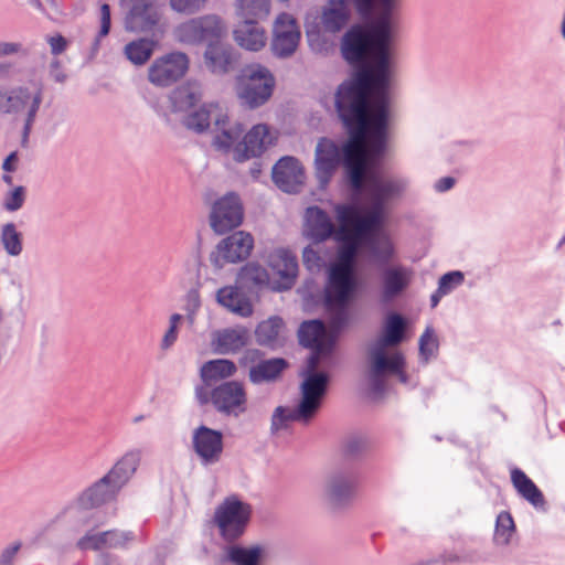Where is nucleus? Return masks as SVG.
<instances>
[{
    "label": "nucleus",
    "mask_w": 565,
    "mask_h": 565,
    "mask_svg": "<svg viewBox=\"0 0 565 565\" xmlns=\"http://www.w3.org/2000/svg\"><path fill=\"white\" fill-rule=\"evenodd\" d=\"M287 367V362L281 358H274L258 362L248 371V379L253 384H262L277 380Z\"/></svg>",
    "instance_id": "f704fd0d"
},
{
    "label": "nucleus",
    "mask_w": 565,
    "mask_h": 565,
    "mask_svg": "<svg viewBox=\"0 0 565 565\" xmlns=\"http://www.w3.org/2000/svg\"><path fill=\"white\" fill-rule=\"evenodd\" d=\"M254 247V238L249 233L238 231L223 238L211 252L209 260L216 269L225 264H235L246 259Z\"/></svg>",
    "instance_id": "4468645a"
},
{
    "label": "nucleus",
    "mask_w": 565,
    "mask_h": 565,
    "mask_svg": "<svg viewBox=\"0 0 565 565\" xmlns=\"http://www.w3.org/2000/svg\"><path fill=\"white\" fill-rule=\"evenodd\" d=\"M154 42L152 40L139 39L129 42L125 46L126 57L135 65H143L152 55Z\"/></svg>",
    "instance_id": "37998d69"
},
{
    "label": "nucleus",
    "mask_w": 565,
    "mask_h": 565,
    "mask_svg": "<svg viewBox=\"0 0 565 565\" xmlns=\"http://www.w3.org/2000/svg\"><path fill=\"white\" fill-rule=\"evenodd\" d=\"M356 478L349 471H333L327 476L323 484V498L332 507L347 504L353 497Z\"/></svg>",
    "instance_id": "412c9836"
},
{
    "label": "nucleus",
    "mask_w": 565,
    "mask_h": 565,
    "mask_svg": "<svg viewBox=\"0 0 565 565\" xmlns=\"http://www.w3.org/2000/svg\"><path fill=\"white\" fill-rule=\"evenodd\" d=\"M264 553L265 547L259 544L249 547L233 545L226 548V557L234 565H258Z\"/></svg>",
    "instance_id": "ea45409f"
},
{
    "label": "nucleus",
    "mask_w": 565,
    "mask_h": 565,
    "mask_svg": "<svg viewBox=\"0 0 565 565\" xmlns=\"http://www.w3.org/2000/svg\"><path fill=\"white\" fill-rule=\"evenodd\" d=\"M282 319L279 317H270L262 321L255 331L256 340L262 345H274L282 328Z\"/></svg>",
    "instance_id": "c03bdc74"
},
{
    "label": "nucleus",
    "mask_w": 565,
    "mask_h": 565,
    "mask_svg": "<svg viewBox=\"0 0 565 565\" xmlns=\"http://www.w3.org/2000/svg\"><path fill=\"white\" fill-rule=\"evenodd\" d=\"M189 64V57L183 52L164 54L150 64L148 79L154 86L168 87L185 75Z\"/></svg>",
    "instance_id": "2eb2a0df"
},
{
    "label": "nucleus",
    "mask_w": 565,
    "mask_h": 565,
    "mask_svg": "<svg viewBox=\"0 0 565 565\" xmlns=\"http://www.w3.org/2000/svg\"><path fill=\"white\" fill-rule=\"evenodd\" d=\"M235 13L241 19L264 20L270 12V0H235Z\"/></svg>",
    "instance_id": "58836bf2"
},
{
    "label": "nucleus",
    "mask_w": 565,
    "mask_h": 565,
    "mask_svg": "<svg viewBox=\"0 0 565 565\" xmlns=\"http://www.w3.org/2000/svg\"><path fill=\"white\" fill-rule=\"evenodd\" d=\"M364 178H366V195L370 204L384 212L390 202L403 196L408 185L406 178L397 175L370 172Z\"/></svg>",
    "instance_id": "f8f14e48"
},
{
    "label": "nucleus",
    "mask_w": 565,
    "mask_h": 565,
    "mask_svg": "<svg viewBox=\"0 0 565 565\" xmlns=\"http://www.w3.org/2000/svg\"><path fill=\"white\" fill-rule=\"evenodd\" d=\"M141 460V452L139 450H131L126 452L106 475L115 483V487L121 489L128 480L136 472Z\"/></svg>",
    "instance_id": "72a5a7b5"
},
{
    "label": "nucleus",
    "mask_w": 565,
    "mask_h": 565,
    "mask_svg": "<svg viewBox=\"0 0 565 565\" xmlns=\"http://www.w3.org/2000/svg\"><path fill=\"white\" fill-rule=\"evenodd\" d=\"M349 7L344 0H330L322 12V25L332 33L340 31L348 22Z\"/></svg>",
    "instance_id": "e433bc0d"
},
{
    "label": "nucleus",
    "mask_w": 565,
    "mask_h": 565,
    "mask_svg": "<svg viewBox=\"0 0 565 565\" xmlns=\"http://www.w3.org/2000/svg\"><path fill=\"white\" fill-rule=\"evenodd\" d=\"M361 447L362 443L359 439H351L345 445V451L350 455H353L359 452Z\"/></svg>",
    "instance_id": "69168bd1"
},
{
    "label": "nucleus",
    "mask_w": 565,
    "mask_h": 565,
    "mask_svg": "<svg viewBox=\"0 0 565 565\" xmlns=\"http://www.w3.org/2000/svg\"><path fill=\"white\" fill-rule=\"evenodd\" d=\"M18 152L17 151H12L3 161L2 163V169L6 171V172H14L17 170V167H18Z\"/></svg>",
    "instance_id": "052dcab7"
},
{
    "label": "nucleus",
    "mask_w": 565,
    "mask_h": 565,
    "mask_svg": "<svg viewBox=\"0 0 565 565\" xmlns=\"http://www.w3.org/2000/svg\"><path fill=\"white\" fill-rule=\"evenodd\" d=\"M243 132L241 124H231L227 114L220 113L215 116V137L213 145L220 150L227 151L237 141Z\"/></svg>",
    "instance_id": "473e14b6"
},
{
    "label": "nucleus",
    "mask_w": 565,
    "mask_h": 565,
    "mask_svg": "<svg viewBox=\"0 0 565 565\" xmlns=\"http://www.w3.org/2000/svg\"><path fill=\"white\" fill-rule=\"evenodd\" d=\"M0 243L10 257H18L23 252V236L14 223H6L0 230Z\"/></svg>",
    "instance_id": "a19ab883"
},
{
    "label": "nucleus",
    "mask_w": 565,
    "mask_h": 565,
    "mask_svg": "<svg viewBox=\"0 0 565 565\" xmlns=\"http://www.w3.org/2000/svg\"><path fill=\"white\" fill-rule=\"evenodd\" d=\"M532 505L539 508L541 510H545V501L542 492L539 488L532 482Z\"/></svg>",
    "instance_id": "680f3d73"
},
{
    "label": "nucleus",
    "mask_w": 565,
    "mask_h": 565,
    "mask_svg": "<svg viewBox=\"0 0 565 565\" xmlns=\"http://www.w3.org/2000/svg\"><path fill=\"white\" fill-rule=\"evenodd\" d=\"M237 371L235 363L226 359L205 362L201 367V377L205 383L217 382L233 376Z\"/></svg>",
    "instance_id": "4c0bfd02"
},
{
    "label": "nucleus",
    "mask_w": 565,
    "mask_h": 565,
    "mask_svg": "<svg viewBox=\"0 0 565 565\" xmlns=\"http://www.w3.org/2000/svg\"><path fill=\"white\" fill-rule=\"evenodd\" d=\"M339 222L337 239H362L367 234L375 232L383 223L385 212L372 206L370 211L361 216L353 205L338 204L334 206Z\"/></svg>",
    "instance_id": "6e6552de"
},
{
    "label": "nucleus",
    "mask_w": 565,
    "mask_h": 565,
    "mask_svg": "<svg viewBox=\"0 0 565 565\" xmlns=\"http://www.w3.org/2000/svg\"><path fill=\"white\" fill-rule=\"evenodd\" d=\"M335 241L342 245L339 249L338 262L331 266L329 271L326 297L330 303L340 306L333 321L335 326H341L350 318L347 305L358 286L354 277L353 262L359 242L352 237L351 239Z\"/></svg>",
    "instance_id": "39448f33"
},
{
    "label": "nucleus",
    "mask_w": 565,
    "mask_h": 565,
    "mask_svg": "<svg viewBox=\"0 0 565 565\" xmlns=\"http://www.w3.org/2000/svg\"><path fill=\"white\" fill-rule=\"evenodd\" d=\"M274 87V75L262 64L245 66L236 78V95L242 105L249 109L266 104L273 95Z\"/></svg>",
    "instance_id": "0eeeda50"
},
{
    "label": "nucleus",
    "mask_w": 565,
    "mask_h": 565,
    "mask_svg": "<svg viewBox=\"0 0 565 565\" xmlns=\"http://www.w3.org/2000/svg\"><path fill=\"white\" fill-rule=\"evenodd\" d=\"M25 50L20 42L0 41V57L24 54Z\"/></svg>",
    "instance_id": "13d9d810"
},
{
    "label": "nucleus",
    "mask_w": 565,
    "mask_h": 565,
    "mask_svg": "<svg viewBox=\"0 0 565 565\" xmlns=\"http://www.w3.org/2000/svg\"><path fill=\"white\" fill-rule=\"evenodd\" d=\"M10 70V65L6 63H0V78L8 75Z\"/></svg>",
    "instance_id": "774afa93"
},
{
    "label": "nucleus",
    "mask_w": 565,
    "mask_h": 565,
    "mask_svg": "<svg viewBox=\"0 0 565 565\" xmlns=\"http://www.w3.org/2000/svg\"><path fill=\"white\" fill-rule=\"evenodd\" d=\"M44 92L40 83H32L15 87L14 113L21 114L23 119L22 138L26 141L36 120L38 113L43 103Z\"/></svg>",
    "instance_id": "dca6fc26"
},
{
    "label": "nucleus",
    "mask_w": 565,
    "mask_h": 565,
    "mask_svg": "<svg viewBox=\"0 0 565 565\" xmlns=\"http://www.w3.org/2000/svg\"><path fill=\"white\" fill-rule=\"evenodd\" d=\"M273 180L284 192L297 193L303 184L305 173L300 161L294 157H284L273 168Z\"/></svg>",
    "instance_id": "393cba45"
},
{
    "label": "nucleus",
    "mask_w": 565,
    "mask_h": 565,
    "mask_svg": "<svg viewBox=\"0 0 565 565\" xmlns=\"http://www.w3.org/2000/svg\"><path fill=\"white\" fill-rule=\"evenodd\" d=\"M371 254L382 263H388L395 254L394 245L384 232H375L371 235L369 241Z\"/></svg>",
    "instance_id": "79ce46f5"
},
{
    "label": "nucleus",
    "mask_w": 565,
    "mask_h": 565,
    "mask_svg": "<svg viewBox=\"0 0 565 565\" xmlns=\"http://www.w3.org/2000/svg\"><path fill=\"white\" fill-rule=\"evenodd\" d=\"M21 546V542L15 541L3 547L0 552V565H13Z\"/></svg>",
    "instance_id": "5fc2aeb1"
},
{
    "label": "nucleus",
    "mask_w": 565,
    "mask_h": 565,
    "mask_svg": "<svg viewBox=\"0 0 565 565\" xmlns=\"http://www.w3.org/2000/svg\"><path fill=\"white\" fill-rule=\"evenodd\" d=\"M338 227L331 217L318 206H309L305 213V234L316 242H323L330 237L337 239Z\"/></svg>",
    "instance_id": "cd10ccee"
},
{
    "label": "nucleus",
    "mask_w": 565,
    "mask_h": 565,
    "mask_svg": "<svg viewBox=\"0 0 565 565\" xmlns=\"http://www.w3.org/2000/svg\"><path fill=\"white\" fill-rule=\"evenodd\" d=\"M438 343L434 331L427 328L419 338V354L427 362L437 351Z\"/></svg>",
    "instance_id": "de8ad7c7"
},
{
    "label": "nucleus",
    "mask_w": 565,
    "mask_h": 565,
    "mask_svg": "<svg viewBox=\"0 0 565 565\" xmlns=\"http://www.w3.org/2000/svg\"><path fill=\"white\" fill-rule=\"evenodd\" d=\"M24 203V188L17 186L10 191L3 202V206L7 211H18Z\"/></svg>",
    "instance_id": "603ef678"
},
{
    "label": "nucleus",
    "mask_w": 565,
    "mask_h": 565,
    "mask_svg": "<svg viewBox=\"0 0 565 565\" xmlns=\"http://www.w3.org/2000/svg\"><path fill=\"white\" fill-rule=\"evenodd\" d=\"M465 280L462 271L454 270L443 275L438 280V288L440 294H450L457 287H459Z\"/></svg>",
    "instance_id": "09e8293b"
},
{
    "label": "nucleus",
    "mask_w": 565,
    "mask_h": 565,
    "mask_svg": "<svg viewBox=\"0 0 565 565\" xmlns=\"http://www.w3.org/2000/svg\"><path fill=\"white\" fill-rule=\"evenodd\" d=\"M302 263L308 270L319 271L324 260L313 247L307 246L302 250Z\"/></svg>",
    "instance_id": "8fccbe9b"
},
{
    "label": "nucleus",
    "mask_w": 565,
    "mask_h": 565,
    "mask_svg": "<svg viewBox=\"0 0 565 565\" xmlns=\"http://www.w3.org/2000/svg\"><path fill=\"white\" fill-rule=\"evenodd\" d=\"M248 340V331L244 327L224 328L212 333L211 344L220 354L235 353Z\"/></svg>",
    "instance_id": "7c9ffc66"
},
{
    "label": "nucleus",
    "mask_w": 565,
    "mask_h": 565,
    "mask_svg": "<svg viewBox=\"0 0 565 565\" xmlns=\"http://www.w3.org/2000/svg\"><path fill=\"white\" fill-rule=\"evenodd\" d=\"M511 479L513 486L525 498L530 500V479L522 471L514 469L511 473Z\"/></svg>",
    "instance_id": "864d4df0"
},
{
    "label": "nucleus",
    "mask_w": 565,
    "mask_h": 565,
    "mask_svg": "<svg viewBox=\"0 0 565 565\" xmlns=\"http://www.w3.org/2000/svg\"><path fill=\"white\" fill-rule=\"evenodd\" d=\"M205 0H170L171 8L179 13L193 14L200 11Z\"/></svg>",
    "instance_id": "3c124183"
},
{
    "label": "nucleus",
    "mask_w": 565,
    "mask_h": 565,
    "mask_svg": "<svg viewBox=\"0 0 565 565\" xmlns=\"http://www.w3.org/2000/svg\"><path fill=\"white\" fill-rule=\"evenodd\" d=\"M50 73L55 82L63 83L66 78V75L61 71L58 61H54L51 63Z\"/></svg>",
    "instance_id": "0e129e2a"
},
{
    "label": "nucleus",
    "mask_w": 565,
    "mask_h": 565,
    "mask_svg": "<svg viewBox=\"0 0 565 565\" xmlns=\"http://www.w3.org/2000/svg\"><path fill=\"white\" fill-rule=\"evenodd\" d=\"M130 532L120 531H104V532H87L82 539L78 540L77 546L81 550H103L116 548L125 546L127 542L131 541Z\"/></svg>",
    "instance_id": "c756f323"
},
{
    "label": "nucleus",
    "mask_w": 565,
    "mask_h": 565,
    "mask_svg": "<svg viewBox=\"0 0 565 565\" xmlns=\"http://www.w3.org/2000/svg\"><path fill=\"white\" fill-rule=\"evenodd\" d=\"M182 319L183 317L180 313H173L170 316L169 327L160 341V349L162 351H169L177 342L179 337V324Z\"/></svg>",
    "instance_id": "49530a36"
},
{
    "label": "nucleus",
    "mask_w": 565,
    "mask_h": 565,
    "mask_svg": "<svg viewBox=\"0 0 565 565\" xmlns=\"http://www.w3.org/2000/svg\"><path fill=\"white\" fill-rule=\"evenodd\" d=\"M250 515V505L231 495L215 509L214 522L223 539L234 541L244 533Z\"/></svg>",
    "instance_id": "9b49d317"
},
{
    "label": "nucleus",
    "mask_w": 565,
    "mask_h": 565,
    "mask_svg": "<svg viewBox=\"0 0 565 565\" xmlns=\"http://www.w3.org/2000/svg\"><path fill=\"white\" fill-rule=\"evenodd\" d=\"M455 182L452 177H444L435 183L434 188L437 192H446L455 185Z\"/></svg>",
    "instance_id": "e2e57ef3"
},
{
    "label": "nucleus",
    "mask_w": 565,
    "mask_h": 565,
    "mask_svg": "<svg viewBox=\"0 0 565 565\" xmlns=\"http://www.w3.org/2000/svg\"><path fill=\"white\" fill-rule=\"evenodd\" d=\"M239 285H228L216 290V302L241 318H248L254 312L253 303L249 297L242 290Z\"/></svg>",
    "instance_id": "bb28decb"
},
{
    "label": "nucleus",
    "mask_w": 565,
    "mask_h": 565,
    "mask_svg": "<svg viewBox=\"0 0 565 565\" xmlns=\"http://www.w3.org/2000/svg\"><path fill=\"white\" fill-rule=\"evenodd\" d=\"M227 34L225 21L217 14H205L189 19L173 29V38L185 45H206L222 40Z\"/></svg>",
    "instance_id": "9d476101"
},
{
    "label": "nucleus",
    "mask_w": 565,
    "mask_h": 565,
    "mask_svg": "<svg viewBox=\"0 0 565 565\" xmlns=\"http://www.w3.org/2000/svg\"><path fill=\"white\" fill-rule=\"evenodd\" d=\"M515 533V524L511 514L507 511L501 512L495 520L493 542L498 546H505L511 543Z\"/></svg>",
    "instance_id": "a18cd8bd"
},
{
    "label": "nucleus",
    "mask_w": 565,
    "mask_h": 565,
    "mask_svg": "<svg viewBox=\"0 0 565 565\" xmlns=\"http://www.w3.org/2000/svg\"><path fill=\"white\" fill-rule=\"evenodd\" d=\"M388 68L383 54L373 66L360 70L341 84L335 94V107L350 139L340 148L333 140L321 138L315 150L316 175L326 186L343 162L351 185L363 186L367 161L379 159L386 148L390 103Z\"/></svg>",
    "instance_id": "f257e3e1"
},
{
    "label": "nucleus",
    "mask_w": 565,
    "mask_h": 565,
    "mask_svg": "<svg viewBox=\"0 0 565 565\" xmlns=\"http://www.w3.org/2000/svg\"><path fill=\"white\" fill-rule=\"evenodd\" d=\"M192 445L203 465H213L221 459L223 435L220 430L201 425L193 430Z\"/></svg>",
    "instance_id": "aec40b11"
},
{
    "label": "nucleus",
    "mask_w": 565,
    "mask_h": 565,
    "mask_svg": "<svg viewBox=\"0 0 565 565\" xmlns=\"http://www.w3.org/2000/svg\"><path fill=\"white\" fill-rule=\"evenodd\" d=\"M131 8L126 17V29L134 32L149 31L158 21L152 0H129Z\"/></svg>",
    "instance_id": "c85d7f7f"
},
{
    "label": "nucleus",
    "mask_w": 565,
    "mask_h": 565,
    "mask_svg": "<svg viewBox=\"0 0 565 565\" xmlns=\"http://www.w3.org/2000/svg\"><path fill=\"white\" fill-rule=\"evenodd\" d=\"M444 296H446V294H440V289L437 288L430 297L431 307L435 308Z\"/></svg>",
    "instance_id": "338daca9"
},
{
    "label": "nucleus",
    "mask_w": 565,
    "mask_h": 565,
    "mask_svg": "<svg viewBox=\"0 0 565 565\" xmlns=\"http://www.w3.org/2000/svg\"><path fill=\"white\" fill-rule=\"evenodd\" d=\"M266 264L274 274L270 290L282 292L290 290L298 277L299 266L296 255L288 248L277 247L266 256Z\"/></svg>",
    "instance_id": "ddd939ff"
},
{
    "label": "nucleus",
    "mask_w": 565,
    "mask_h": 565,
    "mask_svg": "<svg viewBox=\"0 0 565 565\" xmlns=\"http://www.w3.org/2000/svg\"><path fill=\"white\" fill-rule=\"evenodd\" d=\"M233 40L244 51L259 52L266 46L268 36L258 20L242 19L233 29Z\"/></svg>",
    "instance_id": "a878e982"
},
{
    "label": "nucleus",
    "mask_w": 565,
    "mask_h": 565,
    "mask_svg": "<svg viewBox=\"0 0 565 565\" xmlns=\"http://www.w3.org/2000/svg\"><path fill=\"white\" fill-rule=\"evenodd\" d=\"M275 137L271 135L268 126L264 124L255 125L234 147V159L245 161L250 158L259 157L274 143Z\"/></svg>",
    "instance_id": "4be33fe9"
},
{
    "label": "nucleus",
    "mask_w": 565,
    "mask_h": 565,
    "mask_svg": "<svg viewBox=\"0 0 565 565\" xmlns=\"http://www.w3.org/2000/svg\"><path fill=\"white\" fill-rule=\"evenodd\" d=\"M405 327V319L401 315L390 313L385 319L381 337L369 345L365 381L367 392L374 399L384 396L391 375H396L401 383H407L404 356L388 349L401 343Z\"/></svg>",
    "instance_id": "7ed1b4c3"
},
{
    "label": "nucleus",
    "mask_w": 565,
    "mask_h": 565,
    "mask_svg": "<svg viewBox=\"0 0 565 565\" xmlns=\"http://www.w3.org/2000/svg\"><path fill=\"white\" fill-rule=\"evenodd\" d=\"M237 62L236 53L231 44L216 40L206 45L203 53L205 68L214 75L232 72Z\"/></svg>",
    "instance_id": "b1692460"
},
{
    "label": "nucleus",
    "mask_w": 565,
    "mask_h": 565,
    "mask_svg": "<svg viewBox=\"0 0 565 565\" xmlns=\"http://www.w3.org/2000/svg\"><path fill=\"white\" fill-rule=\"evenodd\" d=\"M51 52L54 55L61 54L66 47V40L62 35L52 36L49 39Z\"/></svg>",
    "instance_id": "bf43d9fd"
},
{
    "label": "nucleus",
    "mask_w": 565,
    "mask_h": 565,
    "mask_svg": "<svg viewBox=\"0 0 565 565\" xmlns=\"http://www.w3.org/2000/svg\"><path fill=\"white\" fill-rule=\"evenodd\" d=\"M303 380L300 384V401L294 407L278 406L275 408L270 430L277 433L288 427L289 423L297 422L307 425L317 415L329 384V374L312 371L301 373Z\"/></svg>",
    "instance_id": "20e7f679"
},
{
    "label": "nucleus",
    "mask_w": 565,
    "mask_h": 565,
    "mask_svg": "<svg viewBox=\"0 0 565 565\" xmlns=\"http://www.w3.org/2000/svg\"><path fill=\"white\" fill-rule=\"evenodd\" d=\"M356 9L365 14L372 9L373 0H352ZM379 17L367 28L352 26L343 36L341 52L345 61L351 64L365 65L361 70H369L373 66L377 54H383L388 68V84L394 75V52L392 47V32L390 13L394 7V0L388 10H385L380 0H376Z\"/></svg>",
    "instance_id": "f03ea898"
},
{
    "label": "nucleus",
    "mask_w": 565,
    "mask_h": 565,
    "mask_svg": "<svg viewBox=\"0 0 565 565\" xmlns=\"http://www.w3.org/2000/svg\"><path fill=\"white\" fill-rule=\"evenodd\" d=\"M326 303L330 311L329 329L319 320L305 321L299 328V342L303 347L312 349V354L308 359L302 373H308L310 370L318 371L317 367L320 361L332 352L339 331L349 322L348 320L341 326H335L333 320L340 306L330 303L327 299Z\"/></svg>",
    "instance_id": "423d86ee"
},
{
    "label": "nucleus",
    "mask_w": 565,
    "mask_h": 565,
    "mask_svg": "<svg viewBox=\"0 0 565 565\" xmlns=\"http://www.w3.org/2000/svg\"><path fill=\"white\" fill-rule=\"evenodd\" d=\"M271 279L267 269L257 262H248L239 268L236 284L248 290L270 289Z\"/></svg>",
    "instance_id": "2f4dec72"
},
{
    "label": "nucleus",
    "mask_w": 565,
    "mask_h": 565,
    "mask_svg": "<svg viewBox=\"0 0 565 565\" xmlns=\"http://www.w3.org/2000/svg\"><path fill=\"white\" fill-rule=\"evenodd\" d=\"M100 29L98 31L96 41L108 35L110 31V8L107 3L100 6L99 12Z\"/></svg>",
    "instance_id": "6e6d98bb"
},
{
    "label": "nucleus",
    "mask_w": 565,
    "mask_h": 565,
    "mask_svg": "<svg viewBox=\"0 0 565 565\" xmlns=\"http://www.w3.org/2000/svg\"><path fill=\"white\" fill-rule=\"evenodd\" d=\"M414 273L403 265H391L381 273V301L388 303L409 287Z\"/></svg>",
    "instance_id": "5701e85b"
},
{
    "label": "nucleus",
    "mask_w": 565,
    "mask_h": 565,
    "mask_svg": "<svg viewBox=\"0 0 565 565\" xmlns=\"http://www.w3.org/2000/svg\"><path fill=\"white\" fill-rule=\"evenodd\" d=\"M211 402L215 409L224 415L239 417L247 411V394L244 385L237 381H228L214 387Z\"/></svg>",
    "instance_id": "f3484780"
},
{
    "label": "nucleus",
    "mask_w": 565,
    "mask_h": 565,
    "mask_svg": "<svg viewBox=\"0 0 565 565\" xmlns=\"http://www.w3.org/2000/svg\"><path fill=\"white\" fill-rule=\"evenodd\" d=\"M172 105L175 111H184L183 125L195 132L205 131L211 120L215 121V116L222 113L216 105H203L195 108L201 100V93L196 87H181L171 96Z\"/></svg>",
    "instance_id": "1a4fd4ad"
},
{
    "label": "nucleus",
    "mask_w": 565,
    "mask_h": 565,
    "mask_svg": "<svg viewBox=\"0 0 565 565\" xmlns=\"http://www.w3.org/2000/svg\"><path fill=\"white\" fill-rule=\"evenodd\" d=\"M119 490L120 488L115 487V483L109 479H106L105 475L82 493L79 501L85 507L98 505L113 499Z\"/></svg>",
    "instance_id": "c9c22d12"
},
{
    "label": "nucleus",
    "mask_w": 565,
    "mask_h": 565,
    "mask_svg": "<svg viewBox=\"0 0 565 565\" xmlns=\"http://www.w3.org/2000/svg\"><path fill=\"white\" fill-rule=\"evenodd\" d=\"M299 40L300 30L295 18L288 13H280L273 25V54L280 58L290 57L296 52Z\"/></svg>",
    "instance_id": "a211bd4d"
},
{
    "label": "nucleus",
    "mask_w": 565,
    "mask_h": 565,
    "mask_svg": "<svg viewBox=\"0 0 565 565\" xmlns=\"http://www.w3.org/2000/svg\"><path fill=\"white\" fill-rule=\"evenodd\" d=\"M14 95H15V87L8 92L0 90V113L8 114V115L14 113V108H13Z\"/></svg>",
    "instance_id": "4d7b16f0"
},
{
    "label": "nucleus",
    "mask_w": 565,
    "mask_h": 565,
    "mask_svg": "<svg viewBox=\"0 0 565 565\" xmlns=\"http://www.w3.org/2000/svg\"><path fill=\"white\" fill-rule=\"evenodd\" d=\"M243 221V207L237 195L230 193L218 199L210 212V226L216 234L237 227Z\"/></svg>",
    "instance_id": "6ab92c4d"
}]
</instances>
